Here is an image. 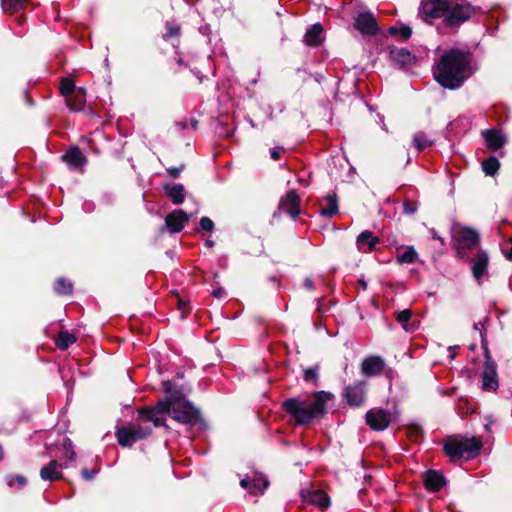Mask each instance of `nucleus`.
<instances>
[{
  "label": "nucleus",
  "instance_id": "nucleus-1",
  "mask_svg": "<svg viewBox=\"0 0 512 512\" xmlns=\"http://www.w3.org/2000/svg\"><path fill=\"white\" fill-rule=\"evenodd\" d=\"M312 400L300 396L285 399L282 410L299 426H308L315 420L322 419L328 413L327 402L335 398L331 392L320 390L311 394Z\"/></svg>",
  "mask_w": 512,
  "mask_h": 512
},
{
  "label": "nucleus",
  "instance_id": "nucleus-2",
  "mask_svg": "<svg viewBox=\"0 0 512 512\" xmlns=\"http://www.w3.org/2000/svg\"><path fill=\"white\" fill-rule=\"evenodd\" d=\"M471 74L469 54L457 49L445 52L433 68L435 80L448 89L460 87Z\"/></svg>",
  "mask_w": 512,
  "mask_h": 512
},
{
  "label": "nucleus",
  "instance_id": "nucleus-3",
  "mask_svg": "<svg viewBox=\"0 0 512 512\" xmlns=\"http://www.w3.org/2000/svg\"><path fill=\"white\" fill-rule=\"evenodd\" d=\"M482 447L483 444L480 438L450 435L444 440L443 451L451 462H456L463 457L467 460L475 458L479 455Z\"/></svg>",
  "mask_w": 512,
  "mask_h": 512
},
{
  "label": "nucleus",
  "instance_id": "nucleus-4",
  "mask_svg": "<svg viewBox=\"0 0 512 512\" xmlns=\"http://www.w3.org/2000/svg\"><path fill=\"white\" fill-rule=\"evenodd\" d=\"M152 434V429L140 424L122 425L116 428L115 437L118 444L123 447H131L134 443L148 438Z\"/></svg>",
  "mask_w": 512,
  "mask_h": 512
},
{
  "label": "nucleus",
  "instance_id": "nucleus-5",
  "mask_svg": "<svg viewBox=\"0 0 512 512\" xmlns=\"http://www.w3.org/2000/svg\"><path fill=\"white\" fill-rule=\"evenodd\" d=\"M367 387V381H355L353 384H350L344 388L342 393L343 400L351 408H359L364 406L367 401Z\"/></svg>",
  "mask_w": 512,
  "mask_h": 512
},
{
  "label": "nucleus",
  "instance_id": "nucleus-6",
  "mask_svg": "<svg viewBox=\"0 0 512 512\" xmlns=\"http://www.w3.org/2000/svg\"><path fill=\"white\" fill-rule=\"evenodd\" d=\"M170 417L181 424L190 426H194L202 420L200 410L191 401H183L181 405L174 406Z\"/></svg>",
  "mask_w": 512,
  "mask_h": 512
},
{
  "label": "nucleus",
  "instance_id": "nucleus-7",
  "mask_svg": "<svg viewBox=\"0 0 512 512\" xmlns=\"http://www.w3.org/2000/svg\"><path fill=\"white\" fill-rule=\"evenodd\" d=\"M475 9L466 1L448 2L445 22L449 25H458L468 20Z\"/></svg>",
  "mask_w": 512,
  "mask_h": 512
},
{
  "label": "nucleus",
  "instance_id": "nucleus-8",
  "mask_svg": "<svg viewBox=\"0 0 512 512\" xmlns=\"http://www.w3.org/2000/svg\"><path fill=\"white\" fill-rule=\"evenodd\" d=\"M448 2L445 0H425L422 3L420 15L424 21H432L436 18L446 19Z\"/></svg>",
  "mask_w": 512,
  "mask_h": 512
},
{
  "label": "nucleus",
  "instance_id": "nucleus-9",
  "mask_svg": "<svg viewBox=\"0 0 512 512\" xmlns=\"http://www.w3.org/2000/svg\"><path fill=\"white\" fill-rule=\"evenodd\" d=\"M390 412L382 408H372L365 414V422L374 431H383L391 423Z\"/></svg>",
  "mask_w": 512,
  "mask_h": 512
},
{
  "label": "nucleus",
  "instance_id": "nucleus-10",
  "mask_svg": "<svg viewBox=\"0 0 512 512\" xmlns=\"http://www.w3.org/2000/svg\"><path fill=\"white\" fill-rule=\"evenodd\" d=\"M300 197L295 190H290L279 202V210L291 216V221L300 213Z\"/></svg>",
  "mask_w": 512,
  "mask_h": 512
},
{
  "label": "nucleus",
  "instance_id": "nucleus-11",
  "mask_svg": "<svg viewBox=\"0 0 512 512\" xmlns=\"http://www.w3.org/2000/svg\"><path fill=\"white\" fill-rule=\"evenodd\" d=\"M355 27L363 35H374L378 31L377 22L371 12L359 13L355 18Z\"/></svg>",
  "mask_w": 512,
  "mask_h": 512
},
{
  "label": "nucleus",
  "instance_id": "nucleus-12",
  "mask_svg": "<svg viewBox=\"0 0 512 512\" xmlns=\"http://www.w3.org/2000/svg\"><path fill=\"white\" fill-rule=\"evenodd\" d=\"M453 241L472 250L479 245L480 235L476 230L468 226H464L456 235L453 236Z\"/></svg>",
  "mask_w": 512,
  "mask_h": 512
},
{
  "label": "nucleus",
  "instance_id": "nucleus-13",
  "mask_svg": "<svg viewBox=\"0 0 512 512\" xmlns=\"http://www.w3.org/2000/svg\"><path fill=\"white\" fill-rule=\"evenodd\" d=\"M425 488L433 493L439 492L446 485L445 476L437 470H427L423 477Z\"/></svg>",
  "mask_w": 512,
  "mask_h": 512
},
{
  "label": "nucleus",
  "instance_id": "nucleus-14",
  "mask_svg": "<svg viewBox=\"0 0 512 512\" xmlns=\"http://www.w3.org/2000/svg\"><path fill=\"white\" fill-rule=\"evenodd\" d=\"M472 275L477 280L480 281V279L487 273L488 266H489V255L486 251L480 249L474 258L472 259Z\"/></svg>",
  "mask_w": 512,
  "mask_h": 512
},
{
  "label": "nucleus",
  "instance_id": "nucleus-15",
  "mask_svg": "<svg viewBox=\"0 0 512 512\" xmlns=\"http://www.w3.org/2000/svg\"><path fill=\"white\" fill-rule=\"evenodd\" d=\"M385 362L380 356L366 357L361 364V372L367 376L372 377L383 372Z\"/></svg>",
  "mask_w": 512,
  "mask_h": 512
},
{
  "label": "nucleus",
  "instance_id": "nucleus-16",
  "mask_svg": "<svg viewBox=\"0 0 512 512\" xmlns=\"http://www.w3.org/2000/svg\"><path fill=\"white\" fill-rule=\"evenodd\" d=\"M137 413L140 420L152 422L155 427H163L165 430L170 429L165 416L150 410L149 406L139 408Z\"/></svg>",
  "mask_w": 512,
  "mask_h": 512
},
{
  "label": "nucleus",
  "instance_id": "nucleus-17",
  "mask_svg": "<svg viewBox=\"0 0 512 512\" xmlns=\"http://www.w3.org/2000/svg\"><path fill=\"white\" fill-rule=\"evenodd\" d=\"M63 465L57 460H51L47 465L40 469V478L44 481H57L64 478V475L58 469H62Z\"/></svg>",
  "mask_w": 512,
  "mask_h": 512
},
{
  "label": "nucleus",
  "instance_id": "nucleus-18",
  "mask_svg": "<svg viewBox=\"0 0 512 512\" xmlns=\"http://www.w3.org/2000/svg\"><path fill=\"white\" fill-rule=\"evenodd\" d=\"M496 369H497L496 364L484 365V370L482 373V388L484 390L495 391L498 388V379H497V370Z\"/></svg>",
  "mask_w": 512,
  "mask_h": 512
},
{
  "label": "nucleus",
  "instance_id": "nucleus-19",
  "mask_svg": "<svg viewBox=\"0 0 512 512\" xmlns=\"http://www.w3.org/2000/svg\"><path fill=\"white\" fill-rule=\"evenodd\" d=\"M162 388L173 406L181 405L183 401H188L185 399L183 389L176 388L170 380L163 381Z\"/></svg>",
  "mask_w": 512,
  "mask_h": 512
},
{
  "label": "nucleus",
  "instance_id": "nucleus-20",
  "mask_svg": "<svg viewBox=\"0 0 512 512\" xmlns=\"http://www.w3.org/2000/svg\"><path fill=\"white\" fill-rule=\"evenodd\" d=\"M482 136L491 150H497L506 143V137L498 130H485Z\"/></svg>",
  "mask_w": 512,
  "mask_h": 512
},
{
  "label": "nucleus",
  "instance_id": "nucleus-21",
  "mask_svg": "<svg viewBox=\"0 0 512 512\" xmlns=\"http://www.w3.org/2000/svg\"><path fill=\"white\" fill-rule=\"evenodd\" d=\"M378 242V238L367 230L360 233L356 240L358 249L363 252H372Z\"/></svg>",
  "mask_w": 512,
  "mask_h": 512
},
{
  "label": "nucleus",
  "instance_id": "nucleus-22",
  "mask_svg": "<svg viewBox=\"0 0 512 512\" xmlns=\"http://www.w3.org/2000/svg\"><path fill=\"white\" fill-rule=\"evenodd\" d=\"M86 102V92L83 88H78L72 95L66 99V104L72 111H81Z\"/></svg>",
  "mask_w": 512,
  "mask_h": 512
},
{
  "label": "nucleus",
  "instance_id": "nucleus-23",
  "mask_svg": "<svg viewBox=\"0 0 512 512\" xmlns=\"http://www.w3.org/2000/svg\"><path fill=\"white\" fill-rule=\"evenodd\" d=\"M268 486V478L261 473H255L251 479V487H249V493L252 495H262Z\"/></svg>",
  "mask_w": 512,
  "mask_h": 512
},
{
  "label": "nucleus",
  "instance_id": "nucleus-24",
  "mask_svg": "<svg viewBox=\"0 0 512 512\" xmlns=\"http://www.w3.org/2000/svg\"><path fill=\"white\" fill-rule=\"evenodd\" d=\"M63 160L74 168L83 166L86 163V157L79 148H71L64 156Z\"/></svg>",
  "mask_w": 512,
  "mask_h": 512
},
{
  "label": "nucleus",
  "instance_id": "nucleus-25",
  "mask_svg": "<svg viewBox=\"0 0 512 512\" xmlns=\"http://www.w3.org/2000/svg\"><path fill=\"white\" fill-rule=\"evenodd\" d=\"M323 28L320 24H314L305 34L304 42L309 46H317L322 42Z\"/></svg>",
  "mask_w": 512,
  "mask_h": 512
},
{
  "label": "nucleus",
  "instance_id": "nucleus-26",
  "mask_svg": "<svg viewBox=\"0 0 512 512\" xmlns=\"http://www.w3.org/2000/svg\"><path fill=\"white\" fill-rule=\"evenodd\" d=\"M390 56L401 65H408L414 62L415 57L408 50L404 48H392L390 50Z\"/></svg>",
  "mask_w": 512,
  "mask_h": 512
},
{
  "label": "nucleus",
  "instance_id": "nucleus-27",
  "mask_svg": "<svg viewBox=\"0 0 512 512\" xmlns=\"http://www.w3.org/2000/svg\"><path fill=\"white\" fill-rule=\"evenodd\" d=\"M338 212L337 199L335 195H328L324 203L321 205L320 214L324 217L331 218Z\"/></svg>",
  "mask_w": 512,
  "mask_h": 512
},
{
  "label": "nucleus",
  "instance_id": "nucleus-28",
  "mask_svg": "<svg viewBox=\"0 0 512 512\" xmlns=\"http://www.w3.org/2000/svg\"><path fill=\"white\" fill-rule=\"evenodd\" d=\"M308 501L322 510L328 508L330 506V497L323 490H315L309 494Z\"/></svg>",
  "mask_w": 512,
  "mask_h": 512
},
{
  "label": "nucleus",
  "instance_id": "nucleus-29",
  "mask_svg": "<svg viewBox=\"0 0 512 512\" xmlns=\"http://www.w3.org/2000/svg\"><path fill=\"white\" fill-rule=\"evenodd\" d=\"M77 341V337L70 333L67 330H62L59 332L55 344L58 349L60 350H66L69 348L70 345L74 344Z\"/></svg>",
  "mask_w": 512,
  "mask_h": 512
},
{
  "label": "nucleus",
  "instance_id": "nucleus-30",
  "mask_svg": "<svg viewBox=\"0 0 512 512\" xmlns=\"http://www.w3.org/2000/svg\"><path fill=\"white\" fill-rule=\"evenodd\" d=\"M193 214H187L183 210H175L168 214L165 219V224H184L192 220Z\"/></svg>",
  "mask_w": 512,
  "mask_h": 512
},
{
  "label": "nucleus",
  "instance_id": "nucleus-31",
  "mask_svg": "<svg viewBox=\"0 0 512 512\" xmlns=\"http://www.w3.org/2000/svg\"><path fill=\"white\" fill-rule=\"evenodd\" d=\"M319 370L320 365L315 364L314 366L308 367L303 370V380L308 383H312L314 387L319 386Z\"/></svg>",
  "mask_w": 512,
  "mask_h": 512
},
{
  "label": "nucleus",
  "instance_id": "nucleus-32",
  "mask_svg": "<svg viewBox=\"0 0 512 512\" xmlns=\"http://www.w3.org/2000/svg\"><path fill=\"white\" fill-rule=\"evenodd\" d=\"M53 289L58 295H71L73 293V284L65 278H58L54 282Z\"/></svg>",
  "mask_w": 512,
  "mask_h": 512
},
{
  "label": "nucleus",
  "instance_id": "nucleus-33",
  "mask_svg": "<svg viewBox=\"0 0 512 512\" xmlns=\"http://www.w3.org/2000/svg\"><path fill=\"white\" fill-rule=\"evenodd\" d=\"M173 408H174V406L172 405L171 401L167 397L164 399L158 400L154 406L149 407L150 410H152L158 414L164 415V416H165V414H168L169 416H171V411Z\"/></svg>",
  "mask_w": 512,
  "mask_h": 512
},
{
  "label": "nucleus",
  "instance_id": "nucleus-34",
  "mask_svg": "<svg viewBox=\"0 0 512 512\" xmlns=\"http://www.w3.org/2000/svg\"><path fill=\"white\" fill-rule=\"evenodd\" d=\"M413 144L418 151H422L423 149L431 146L433 141L423 132H417L413 136Z\"/></svg>",
  "mask_w": 512,
  "mask_h": 512
},
{
  "label": "nucleus",
  "instance_id": "nucleus-35",
  "mask_svg": "<svg viewBox=\"0 0 512 512\" xmlns=\"http://www.w3.org/2000/svg\"><path fill=\"white\" fill-rule=\"evenodd\" d=\"M167 194L175 204H180L184 200V187L181 184H175L167 188Z\"/></svg>",
  "mask_w": 512,
  "mask_h": 512
},
{
  "label": "nucleus",
  "instance_id": "nucleus-36",
  "mask_svg": "<svg viewBox=\"0 0 512 512\" xmlns=\"http://www.w3.org/2000/svg\"><path fill=\"white\" fill-rule=\"evenodd\" d=\"M418 258L416 250L411 246L408 247L402 254L396 256L398 263H414Z\"/></svg>",
  "mask_w": 512,
  "mask_h": 512
},
{
  "label": "nucleus",
  "instance_id": "nucleus-37",
  "mask_svg": "<svg viewBox=\"0 0 512 512\" xmlns=\"http://www.w3.org/2000/svg\"><path fill=\"white\" fill-rule=\"evenodd\" d=\"M500 163L496 157H490L483 161L482 168L486 175L493 176L497 173Z\"/></svg>",
  "mask_w": 512,
  "mask_h": 512
},
{
  "label": "nucleus",
  "instance_id": "nucleus-38",
  "mask_svg": "<svg viewBox=\"0 0 512 512\" xmlns=\"http://www.w3.org/2000/svg\"><path fill=\"white\" fill-rule=\"evenodd\" d=\"M25 6V0H2V8L4 12L13 13Z\"/></svg>",
  "mask_w": 512,
  "mask_h": 512
},
{
  "label": "nucleus",
  "instance_id": "nucleus-39",
  "mask_svg": "<svg viewBox=\"0 0 512 512\" xmlns=\"http://www.w3.org/2000/svg\"><path fill=\"white\" fill-rule=\"evenodd\" d=\"M78 88L75 87L73 80L64 78L60 83V92L67 99L72 95Z\"/></svg>",
  "mask_w": 512,
  "mask_h": 512
},
{
  "label": "nucleus",
  "instance_id": "nucleus-40",
  "mask_svg": "<svg viewBox=\"0 0 512 512\" xmlns=\"http://www.w3.org/2000/svg\"><path fill=\"white\" fill-rule=\"evenodd\" d=\"M480 338H481V348L484 351V358H485L484 365L496 364L495 361L492 358L491 352H490L489 347H488V341H487L486 333H483L482 331H480Z\"/></svg>",
  "mask_w": 512,
  "mask_h": 512
},
{
  "label": "nucleus",
  "instance_id": "nucleus-41",
  "mask_svg": "<svg viewBox=\"0 0 512 512\" xmlns=\"http://www.w3.org/2000/svg\"><path fill=\"white\" fill-rule=\"evenodd\" d=\"M389 31L392 35L399 36L401 40L408 39L412 34L411 28L405 25H401L400 27H391Z\"/></svg>",
  "mask_w": 512,
  "mask_h": 512
},
{
  "label": "nucleus",
  "instance_id": "nucleus-42",
  "mask_svg": "<svg viewBox=\"0 0 512 512\" xmlns=\"http://www.w3.org/2000/svg\"><path fill=\"white\" fill-rule=\"evenodd\" d=\"M407 434L411 440L418 441L419 438L423 437L424 431L421 426L412 424L408 426Z\"/></svg>",
  "mask_w": 512,
  "mask_h": 512
},
{
  "label": "nucleus",
  "instance_id": "nucleus-43",
  "mask_svg": "<svg viewBox=\"0 0 512 512\" xmlns=\"http://www.w3.org/2000/svg\"><path fill=\"white\" fill-rule=\"evenodd\" d=\"M184 226H160L158 237L163 238L166 234L173 236L180 233Z\"/></svg>",
  "mask_w": 512,
  "mask_h": 512
},
{
  "label": "nucleus",
  "instance_id": "nucleus-44",
  "mask_svg": "<svg viewBox=\"0 0 512 512\" xmlns=\"http://www.w3.org/2000/svg\"><path fill=\"white\" fill-rule=\"evenodd\" d=\"M412 312L409 309H404L397 313L396 320L403 325L405 330H408L406 327V323L411 319Z\"/></svg>",
  "mask_w": 512,
  "mask_h": 512
},
{
  "label": "nucleus",
  "instance_id": "nucleus-45",
  "mask_svg": "<svg viewBox=\"0 0 512 512\" xmlns=\"http://www.w3.org/2000/svg\"><path fill=\"white\" fill-rule=\"evenodd\" d=\"M7 484L10 487H13L15 484H18L20 488H23L27 484V479L21 475L9 476L7 478Z\"/></svg>",
  "mask_w": 512,
  "mask_h": 512
},
{
  "label": "nucleus",
  "instance_id": "nucleus-46",
  "mask_svg": "<svg viewBox=\"0 0 512 512\" xmlns=\"http://www.w3.org/2000/svg\"><path fill=\"white\" fill-rule=\"evenodd\" d=\"M99 470H100L99 466L94 467L93 469L83 468L81 471V475L85 480L89 481L95 477V475L99 472Z\"/></svg>",
  "mask_w": 512,
  "mask_h": 512
},
{
  "label": "nucleus",
  "instance_id": "nucleus-47",
  "mask_svg": "<svg viewBox=\"0 0 512 512\" xmlns=\"http://www.w3.org/2000/svg\"><path fill=\"white\" fill-rule=\"evenodd\" d=\"M178 309L182 313V317H187L188 314L191 312V307L189 306V303L184 301L183 299H178Z\"/></svg>",
  "mask_w": 512,
  "mask_h": 512
},
{
  "label": "nucleus",
  "instance_id": "nucleus-48",
  "mask_svg": "<svg viewBox=\"0 0 512 512\" xmlns=\"http://www.w3.org/2000/svg\"><path fill=\"white\" fill-rule=\"evenodd\" d=\"M453 242H454L453 246H454V248L456 249L457 257H459V258H461V259L466 258V257L468 256V251H469L470 249H468V248H466V247L462 246V245H461L460 243H458V242H455V241H453Z\"/></svg>",
  "mask_w": 512,
  "mask_h": 512
},
{
  "label": "nucleus",
  "instance_id": "nucleus-49",
  "mask_svg": "<svg viewBox=\"0 0 512 512\" xmlns=\"http://www.w3.org/2000/svg\"><path fill=\"white\" fill-rule=\"evenodd\" d=\"M489 317L488 316H485L483 318V321H479L478 323H474L473 324V329L475 331H478L480 333V331H482L483 333H486V329H485V324L489 322Z\"/></svg>",
  "mask_w": 512,
  "mask_h": 512
},
{
  "label": "nucleus",
  "instance_id": "nucleus-50",
  "mask_svg": "<svg viewBox=\"0 0 512 512\" xmlns=\"http://www.w3.org/2000/svg\"><path fill=\"white\" fill-rule=\"evenodd\" d=\"M404 210L406 213L412 214L417 210V204L416 203H410L406 202L404 204Z\"/></svg>",
  "mask_w": 512,
  "mask_h": 512
},
{
  "label": "nucleus",
  "instance_id": "nucleus-51",
  "mask_svg": "<svg viewBox=\"0 0 512 512\" xmlns=\"http://www.w3.org/2000/svg\"><path fill=\"white\" fill-rule=\"evenodd\" d=\"M183 170H184V165H180L179 167H176V168H169L168 172L173 177H178Z\"/></svg>",
  "mask_w": 512,
  "mask_h": 512
},
{
  "label": "nucleus",
  "instance_id": "nucleus-52",
  "mask_svg": "<svg viewBox=\"0 0 512 512\" xmlns=\"http://www.w3.org/2000/svg\"><path fill=\"white\" fill-rule=\"evenodd\" d=\"M240 485H241V487H243L249 491V487H251V479L248 477L241 479Z\"/></svg>",
  "mask_w": 512,
  "mask_h": 512
},
{
  "label": "nucleus",
  "instance_id": "nucleus-53",
  "mask_svg": "<svg viewBox=\"0 0 512 512\" xmlns=\"http://www.w3.org/2000/svg\"><path fill=\"white\" fill-rule=\"evenodd\" d=\"M224 289L222 287H219V288H216L212 291V295L215 297V298H221L222 295L224 294Z\"/></svg>",
  "mask_w": 512,
  "mask_h": 512
},
{
  "label": "nucleus",
  "instance_id": "nucleus-54",
  "mask_svg": "<svg viewBox=\"0 0 512 512\" xmlns=\"http://www.w3.org/2000/svg\"><path fill=\"white\" fill-rule=\"evenodd\" d=\"M75 458H76V453H75V451H73V450H67L66 455H65V459H66L67 461H74V460H75Z\"/></svg>",
  "mask_w": 512,
  "mask_h": 512
},
{
  "label": "nucleus",
  "instance_id": "nucleus-55",
  "mask_svg": "<svg viewBox=\"0 0 512 512\" xmlns=\"http://www.w3.org/2000/svg\"><path fill=\"white\" fill-rule=\"evenodd\" d=\"M304 286L305 288H307L308 290H312L314 289V283L311 279L309 278H306L305 281H304Z\"/></svg>",
  "mask_w": 512,
  "mask_h": 512
},
{
  "label": "nucleus",
  "instance_id": "nucleus-56",
  "mask_svg": "<svg viewBox=\"0 0 512 512\" xmlns=\"http://www.w3.org/2000/svg\"><path fill=\"white\" fill-rule=\"evenodd\" d=\"M203 234H210L214 228V226H200Z\"/></svg>",
  "mask_w": 512,
  "mask_h": 512
},
{
  "label": "nucleus",
  "instance_id": "nucleus-57",
  "mask_svg": "<svg viewBox=\"0 0 512 512\" xmlns=\"http://www.w3.org/2000/svg\"><path fill=\"white\" fill-rule=\"evenodd\" d=\"M271 157H272V159H274V160L279 159V158H280V152H279L277 149H273V150L271 151Z\"/></svg>",
  "mask_w": 512,
  "mask_h": 512
},
{
  "label": "nucleus",
  "instance_id": "nucleus-58",
  "mask_svg": "<svg viewBox=\"0 0 512 512\" xmlns=\"http://www.w3.org/2000/svg\"><path fill=\"white\" fill-rule=\"evenodd\" d=\"M431 231H432L433 238L438 239L441 242V244L444 245L445 244L444 239L442 237L438 236L434 229H432Z\"/></svg>",
  "mask_w": 512,
  "mask_h": 512
},
{
  "label": "nucleus",
  "instance_id": "nucleus-59",
  "mask_svg": "<svg viewBox=\"0 0 512 512\" xmlns=\"http://www.w3.org/2000/svg\"><path fill=\"white\" fill-rule=\"evenodd\" d=\"M199 224H213V222L208 217H202Z\"/></svg>",
  "mask_w": 512,
  "mask_h": 512
},
{
  "label": "nucleus",
  "instance_id": "nucleus-60",
  "mask_svg": "<svg viewBox=\"0 0 512 512\" xmlns=\"http://www.w3.org/2000/svg\"><path fill=\"white\" fill-rule=\"evenodd\" d=\"M359 285L362 287L363 290L367 289V282L364 280V278H360L358 280Z\"/></svg>",
  "mask_w": 512,
  "mask_h": 512
},
{
  "label": "nucleus",
  "instance_id": "nucleus-61",
  "mask_svg": "<svg viewBox=\"0 0 512 512\" xmlns=\"http://www.w3.org/2000/svg\"><path fill=\"white\" fill-rule=\"evenodd\" d=\"M179 32L178 28H171L169 32V36H175Z\"/></svg>",
  "mask_w": 512,
  "mask_h": 512
},
{
  "label": "nucleus",
  "instance_id": "nucleus-62",
  "mask_svg": "<svg viewBox=\"0 0 512 512\" xmlns=\"http://www.w3.org/2000/svg\"><path fill=\"white\" fill-rule=\"evenodd\" d=\"M205 245L208 246V247H212L214 245V242L212 240H210V239H207L205 241Z\"/></svg>",
  "mask_w": 512,
  "mask_h": 512
},
{
  "label": "nucleus",
  "instance_id": "nucleus-63",
  "mask_svg": "<svg viewBox=\"0 0 512 512\" xmlns=\"http://www.w3.org/2000/svg\"><path fill=\"white\" fill-rule=\"evenodd\" d=\"M68 462H69V461H67V460L65 459V461H64L63 463H61V464L63 465V468L68 467Z\"/></svg>",
  "mask_w": 512,
  "mask_h": 512
},
{
  "label": "nucleus",
  "instance_id": "nucleus-64",
  "mask_svg": "<svg viewBox=\"0 0 512 512\" xmlns=\"http://www.w3.org/2000/svg\"><path fill=\"white\" fill-rule=\"evenodd\" d=\"M270 280H271V281H274V282H277V281H278V280H277V278H276L275 276L271 277V278H270Z\"/></svg>",
  "mask_w": 512,
  "mask_h": 512
}]
</instances>
